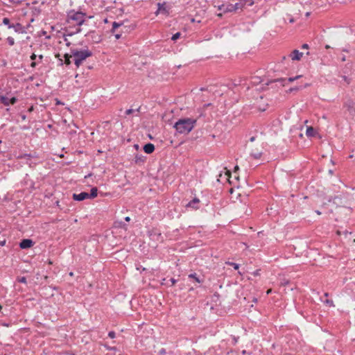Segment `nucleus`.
<instances>
[{
    "label": "nucleus",
    "instance_id": "4",
    "mask_svg": "<svg viewBox=\"0 0 355 355\" xmlns=\"http://www.w3.org/2000/svg\"><path fill=\"white\" fill-rule=\"evenodd\" d=\"M200 200L199 198L195 197L191 200H190L185 205V208L187 209H191L192 211H196L200 209Z\"/></svg>",
    "mask_w": 355,
    "mask_h": 355
},
{
    "label": "nucleus",
    "instance_id": "14",
    "mask_svg": "<svg viewBox=\"0 0 355 355\" xmlns=\"http://www.w3.org/2000/svg\"><path fill=\"white\" fill-rule=\"evenodd\" d=\"M302 53L300 52L297 49H295L291 53L290 57L293 60H300L302 57Z\"/></svg>",
    "mask_w": 355,
    "mask_h": 355
},
{
    "label": "nucleus",
    "instance_id": "17",
    "mask_svg": "<svg viewBox=\"0 0 355 355\" xmlns=\"http://www.w3.org/2000/svg\"><path fill=\"white\" fill-rule=\"evenodd\" d=\"M188 278L191 279H193L194 282H197L198 284H200V283L203 282V279H200V277L198 276L196 272L189 274L188 275Z\"/></svg>",
    "mask_w": 355,
    "mask_h": 355
},
{
    "label": "nucleus",
    "instance_id": "43",
    "mask_svg": "<svg viewBox=\"0 0 355 355\" xmlns=\"http://www.w3.org/2000/svg\"><path fill=\"white\" fill-rule=\"evenodd\" d=\"M124 219L126 222H129L130 220V218L129 216H126Z\"/></svg>",
    "mask_w": 355,
    "mask_h": 355
},
{
    "label": "nucleus",
    "instance_id": "54",
    "mask_svg": "<svg viewBox=\"0 0 355 355\" xmlns=\"http://www.w3.org/2000/svg\"><path fill=\"white\" fill-rule=\"evenodd\" d=\"M4 243H5V241L1 242V245H4Z\"/></svg>",
    "mask_w": 355,
    "mask_h": 355
},
{
    "label": "nucleus",
    "instance_id": "44",
    "mask_svg": "<svg viewBox=\"0 0 355 355\" xmlns=\"http://www.w3.org/2000/svg\"><path fill=\"white\" fill-rule=\"evenodd\" d=\"M345 60H346V57H345V55H343V56L341 58V61L345 62Z\"/></svg>",
    "mask_w": 355,
    "mask_h": 355
},
{
    "label": "nucleus",
    "instance_id": "46",
    "mask_svg": "<svg viewBox=\"0 0 355 355\" xmlns=\"http://www.w3.org/2000/svg\"><path fill=\"white\" fill-rule=\"evenodd\" d=\"M315 213H316L317 214H318V215H320V214H321V212H320V211H318V210H316V211H315Z\"/></svg>",
    "mask_w": 355,
    "mask_h": 355
},
{
    "label": "nucleus",
    "instance_id": "38",
    "mask_svg": "<svg viewBox=\"0 0 355 355\" xmlns=\"http://www.w3.org/2000/svg\"><path fill=\"white\" fill-rule=\"evenodd\" d=\"M134 111H135V110H132V109H128V110H127L125 111V114H126V115L131 114L132 113H133V112H134Z\"/></svg>",
    "mask_w": 355,
    "mask_h": 355
},
{
    "label": "nucleus",
    "instance_id": "34",
    "mask_svg": "<svg viewBox=\"0 0 355 355\" xmlns=\"http://www.w3.org/2000/svg\"><path fill=\"white\" fill-rule=\"evenodd\" d=\"M18 282L23 284H26V277H21L17 279Z\"/></svg>",
    "mask_w": 355,
    "mask_h": 355
},
{
    "label": "nucleus",
    "instance_id": "49",
    "mask_svg": "<svg viewBox=\"0 0 355 355\" xmlns=\"http://www.w3.org/2000/svg\"><path fill=\"white\" fill-rule=\"evenodd\" d=\"M104 22H105V23H107V22H108L107 19H105Z\"/></svg>",
    "mask_w": 355,
    "mask_h": 355
},
{
    "label": "nucleus",
    "instance_id": "15",
    "mask_svg": "<svg viewBox=\"0 0 355 355\" xmlns=\"http://www.w3.org/2000/svg\"><path fill=\"white\" fill-rule=\"evenodd\" d=\"M144 150L146 153L150 154L154 152L155 146L151 143L146 144L144 146Z\"/></svg>",
    "mask_w": 355,
    "mask_h": 355
},
{
    "label": "nucleus",
    "instance_id": "31",
    "mask_svg": "<svg viewBox=\"0 0 355 355\" xmlns=\"http://www.w3.org/2000/svg\"><path fill=\"white\" fill-rule=\"evenodd\" d=\"M181 35V33L180 32H178L176 33H175L174 35H173L172 37H171V40L173 41H176Z\"/></svg>",
    "mask_w": 355,
    "mask_h": 355
},
{
    "label": "nucleus",
    "instance_id": "35",
    "mask_svg": "<svg viewBox=\"0 0 355 355\" xmlns=\"http://www.w3.org/2000/svg\"><path fill=\"white\" fill-rule=\"evenodd\" d=\"M108 336L110 338H114L116 337V334L114 331H111L108 333Z\"/></svg>",
    "mask_w": 355,
    "mask_h": 355
},
{
    "label": "nucleus",
    "instance_id": "41",
    "mask_svg": "<svg viewBox=\"0 0 355 355\" xmlns=\"http://www.w3.org/2000/svg\"><path fill=\"white\" fill-rule=\"evenodd\" d=\"M325 302H326L327 304H330L331 306H333V305H334V304H333V301H332V300H327L325 301Z\"/></svg>",
    "mask_w": 355,
    "mask_h": 355
},
{
    "label": "nucleus",
    "instance_id": "37",
    "mask_svg": "<svg viewBox=\"0 0 355 355\" xmlns=\"http://www.w3.org/2000/svg\"><path fill=\"white\" fill-rule=\"evenodd\" d=\"M37 58H38V59L36 61L37 62V64L42 62V60L44 58V56L42 55H40L37 56Z\"/></svg>",
    "mask_w": 355,
    "mask_h": 355
},
{
    "label": "nucleus",
    "instance_id": "2",
    "mask_svg": "<svg viewBox=\"0 0 355 355\" xmlns=\"http://www.w3.org/2000/svg\"><path fill=\"white\" fill-rule=\"evenodd\" d=\"M71 53L73 57V61L75 65L78 67L87 58L92 55V52L89 49L78 50L76 49H71Z\"/></svg>",
    "mask_w": 355,
    "mask_h": 355
},
{
    "label": "nucleus",
    "instance_id": "20",
    "mask_svg": "<svg viewBox=\"0 0 355 355\" xmlns=\"http://www.w3.org/2000/svg\"><path fill=\"white\" fill-rule=\"evenodd\" d=\"M37 58V55L35 53H33L30 57L31 60L33 61L31 64V67L33 68L36 67V66L37 65V62H36Z\"/></svg>",
    "mask_w": 355,
    "mask_h": 355
},
{
    "label": "nucleus",
    "instance_id": "24",
    "mask_svg": "<svg viewBox=\"0 0 355 355\" xmlns=\"http://www.w3.org/2000/svg\"><path fill=\"white\" fill-rule=\"evenodd\" d=\"M2 23L4 24V25H6L8 26V28H12V24L10 23V19L7 17H4L3 19V21H2Z\"/></svg>",
    "mask_w": 355,
    "mask_h": 355
},
{
    "label": "nucleus",
    "instance_id": "11",
    "mask_svg": "<svg viewBox=\"0 0 355 355\" xmlns=\"http://www.w3.org/2000/svg\"><path fill=\"white\" fill-rule=\"evenodd\" d=\"M232 8L233 6L232 3H223L219 6L218 9L222 11L223 12L226 13L233 12Z\"/></svg>",
    "mask_w": 355,
    "mask_h": 355
},
{
    "label": "nucleus",
    "instance_id": "25",
    "mask_svg": "<svg viewBox=\"0 0 355 355\" xmlns=\"http://www.w3.org/2000/svg\"><path fill=\"white\" fill-rule=\"evenodd\" d=\"M123 32V29H121L120 31H118V30L114 33H113L114 35V37L116 40H119L120 39L121 37H122V33Z\"/></svg>",
    "mask_w": 355,
    "mask_h": 355
},
{
    "label": "nucleus",
    "instance_id": "1",
    "mask_svg": "<svg viewBox=\"0 0 355 355\" xmlns=\"http://www.w3.org/2000/svg\"><path fill=\"white\" fill-rule=\"evenodd\" d=\"M198 118H182L177 121L173 127L180 134L187 135L196 126Z\"/></svg>",
    "mask_w": 355,
    "mask_h": 355
},
{
    "label": "nucleus",
    "instance_id": "36",
    "mask_svg": "<svg viewBox=\"0 0 355 355\" xmlns=\"http://www.w3.org/2000/svg\"><path fill=\"white\" fill-rule=\"evenodd\" d=\"M144 162V159H143L142 157H139V156L137 155V156L135 157V162H136V163H138V162Z\"/></svg>",
    "mask_w": 355,
    "mask_h": 355
},
{
    "label": "nucleus",
    "instance_id": "56",
    "mask_svg": "<svg viewBox=\"0 0 355 355\" xmlns=\"http://www.w3.org/2000/svg\"><path fill=\"white\" fill-rule=\"evenodd\" d=\"M211 104L210 103H208V104H206L205 106H209Z\"/></svg>",
    "mask_w": 355,
    "mask_h": 355
},
{
    "label": "nucleus",
    "instance_id": "29",
    "mask_svg": "<svg viewBox=\"0 0 355 355\" xmlns=\"http://www.w3.org/2000/svg\"><path fill=\"white\" fill-rule=\"evenodd\" d=\"M341 77L347 85H349L351 83V78H349L348 76L343 75L341 76Z\"/></svg>",
    "mask_w": 355,
    "mask_h": 355
},
{
    "label": "nucleus",
    "instance_id": "42",
    "mask_svg": "<svg viewBox=\"0 0 355 355\" xmlns=\"http://www.w3.org/2000/svg\"><path fill=\"white\" fill-rule=\"evenodd\" d=\"M302 49H309V45L307 44H304L302 46Z\"/></svg>",
    "mask_w": 355,
    "mask_h": 355
},
{
    "label": "nucleus",
    "instance_id": "40",
    "mask_svg": "<svg viewBox=\"0 0 355 355\" xmlns=\"http://www.w3.org/2000/svg\"><path fill=\"white\" fill-rule=\"evenodd\" d=\"M125 224H124L123 222H119L118 227L125 228Z\"/></svg>",
    "mask_w": 355,
    "mask_h": 355
},
{
    "label": "nucleus",
    "instance_id": "8",
    "mask_svg": "<svg viewBox=\"0 0 355 355\" xmlns=\"http://www.w3.org/2000/svg\"><path fill=\"white\" fill-rule=\"evenodd\" d=\"M34 245V242L29 239H24L21 241L19 243V247L21 249H28L31 248Z\"/></svg>",
    "mask_w": 355,
    "mask_h": 355
},
{
    "label": "nucleus",
    "instance_id": "10",
    "mask_svg": "<svg viewBox=\"0 0 355 355\" xmlns=\"http://www.w3.org/2000/svg\"><path fill=\"white\" fill-rule=\"evenodd\" d=\"M89 196L87 192H81L78 194L73 193V199L76 201H83L85 199H88Z\"/></svg>",
    "mask_w": 355,
    "mask_h": 355
},
{
    "label": "nucleus",
    "instance_id": "23",
    "mask_svg": "<svg viewBox=\"0 0 355 355\" xmlns=\"http://www.w3.org/2000/svg\"><path fill=\"white\" fill-rule=\"evenodd\" d=\"M64 57L65 64L67 65H69L71 62V58L73 57L72 54L71 55L65 54Z\"/></svg>",
    "mask_w": 355,
    "mask_h": 355
},
{
    "label": "nucleus",
    "instance_id": "33",
    "mask_svg": "<svg viewBox=\"0 0 355 355\" xmlns=\"http://www.w3.org/2000/svg\"><path fill=\"white\" fill-rule=\"evenodd\" d=\"M251 156H252L254 159H259L261 156V153H252Z\"/></svg>",
    "mask_w": 355,
    "mask_h": 355
},
{
    "label": "nucleus",
    "instance_id": "5",
    "mask_svg": "<svg viewBox=\"0 0 355 355\" xmlns=\"http://www.w3.org/2000/svg\"><path fill=\"white\" fill-rule=\"evenodd\" d=\"M148 234L150 239L153 241H159L162 239L160 231L156 228L148 230Z\"/></svg>",
    "mask_w": 355,
    "mask_h": 355
},
{
    "label": "nucleus",
    "instance_id": "50",
    "mask_svg": "<svg viewBox=\"0 0 355 355\" xmlns=\"http://www.w3.org/2000/svg\"><path fill=\"white\" fill-rule=\"evenodd\" d=\"M254 140V137L250 138V141H253Z\"/></svg>",
    "mask_w": 355,
    "mask_h": 355
},
{
    "label": "nucleus",
    "instance_id": "3",
    "mask_svg": "<svg viewBox=\"0 0 355 355\" xmlns=\"http://www.w3.org/2000/svg\"><path fill=\"white\" fill-rule=\"evenodd\" d=\"M85 17L86 13L81 11H75L74 10H69L67 15L68 22L72 21L78 26H80L84 24L85 21Z\"/></svg>",
    "mask_w": 355,
    "mask_h": 355
},
{
    "label": "nucleus",
    "instance_id": "32",
    "mask_svg": "<svg viewBox=\"0 0 355 355\" xmlns=\"http://www.w3.org/2000/svg\"><path fill=\"white\" fill-rule=\"evenodd\" d=\"M168 282L171 283L170 284L168 283H167V285L168 286H173L176 282H177V280L174 278H171Z\"/></svg>",
    "mask_w": 355,
    "mask_h": 355
},
{
    "label": "nucleus",
    "instance_id": "53",
    "mask_svg": "<svg viewBox=\"0 0 355 355\" xmlns=\"http://www.w3.org/2000/svg\"><path fill=\"white\" fill-rule=\"evenodd\" d=\"M328 295H329V294H328L327 293H324V296H325V297H327Z\"/></svg>",
    "mask_w": 355,
    "mask_h": 355
},
{
    "label": "nucleus",
    "instance_id": "16",
    "mask_svg": "<svg viewBox=\"0 0 355 355\" xmlns=\"http://www.w3.org/2000/svg\"><path fill=\"white\" fill-rule=\"evenodd\" d=\"M352 69H353V63L352 62H348L347 63L345 64V65L344 66V67L342 70H343V73L346 74V73H350Z\"/></svg>",
    "mask_w": 355,
    "mask_h": 355
},
{
    "label": "nucleus",
    "instance_id": "28",
    "mask_svg": "<svg viewBox=\"0 0 355 355\" xmlns=\"http://www.w3.org/2000/svg\"><path fill=\"white\" fill-rule=\"evenodd\" d=\"M6 40L10 46H13L15 44V40L13 37H8Z\"/></svg>",
    "mask_w": 355,
    "mask_h": 355
},
{
    "label": "nucleus",
    "instance_id": "13",
    "mask_svg": "<svg viewBox=\"0 0 355 355\" xmlns=\"http://www.w3.org/2000/svg\"><path fill=\"white\" fill-rule=\"evenodd\" d=\"M12 28L17 33H26V28L23 26L20 23L12 24Z\"/></svg>",
    "mask_w": 355,
    "mask_h": 355
},
{
    "label": "nucleus",
    "instance_id": "9",
    "mask_svg": "<svg viewBox=\"0 0 355 355\" xmlns=\"http://www.w3.org/2000/svg\"><path fill=\"white\" fill-rule=\"evenodd\" d=\"M157 10L155 12V15H157L159 13H162L164 15H168V11L167 10V6L166 3H157Z\"/></svg>",
    "mask_w": 355,
    "mask_h": 355
},
{
    "label": "nucleus",
    "instance_id": "18",
    "mask_svg": "<svg viewBox=\"0 0 355 355\" xmlns=\"http://www.w3.org/2000/svg\"><path fill=\"white\" fill-rule=\"evenodd\" d=\"M245 6V2L240 1L236 3L235 4H232V10L233 12L236 11L239 9H242V8Z\"/></svg>",
    "mask_w": 355,
    "mask_h": 355
},
{
    "label": "nucleus",
    "instance_id": "27",
    "mask_svg": "<svg viewBox=\"0 0 355 355\" xmlns=\"http://www.w3.org/2000/svg\"><path fill=\"white\" fill-rule=\"evenodd\" d=\"M31 159L32 158H30V159L26 160V164H28L30 167H33L37 164V162L32 161Z\"/></svg>",
    "mask_w": 355,
    "mask_h": 355
},
{
    "label": "nucleus",
    "instance_id": "51",
    "mask_svg": "<svg viewBox=\"0 0 355 355\" xmlns=\"http://www.w3.org/2000/svg\"><path fill=\"white\" fill-rule=\"evenodd\" d=\"M234 168H235V170H238V169H239V166H236L234 167Z\"/></svg>",
    "mask_w": 355,
    "mask_h": 355
},
{
    "label": "nucleus",
    "instance_id": "48",
    "mask_svg": "<svg viewBox=\"0 0 355 355\" xmlns=\"http://www.w3.org/2000/svg\"><path fill=\"white\" fill-rule=\"evenodd\" d=\"M69 275H70V276H73V272H69Z\"/></svg>",
    "mask_w": 355,
    "mask_h": 355
},
{
    "label": "nucleus",
    "instance_id": "21",
    "mask_svg": "<svg viewBox=\"0 0 355 355\" xmlns=\"http://www.w3.org/2000/svg\"><path fill=\"white\" fill-rule=\"evenodd\" d=\"M306 135L308 137H313L315 135V130L313 127H308L306 131Z\"/></svg>",
    "mask_w": 355,
    "mask_h": 355
},
{
    "label": "nucleus",
    "instance_id": "47",
    "mask_svg": "<svg viewBox=\"0 0 355 355\" xmlns=\"http://www.w3.org/2000/svg\"><path fill=\"white\" fill-rule=\"evenodd\" d=\"M271 291H271V289L268 290V291H267V294L270 293H271Z\"/></svg>",
    "mask_w": 355,
    "mask_h": 355
},
{
    "label": "nucleus",
    "instance_id": "6",
    "mask_svg": "<svg viewBox=\"0 0 355 355\" xmlns=\"http://www.w3.org/2000/svg\"><path fill=\"white\" fill-rule=\"evenodd\" d=\"M17 102V98L15 96L9 98L5 96H0V103L3 104L5 106H8L10 105H14Z\"/></svg>",
    "mask_w": 355,
    "mask_h": 355
},
{
    "label": "nucleus",
    "instance_id": "7",
    "mask_svg": "<svg viewBox=\"0 0 355 355\" xmlns=\"http://www.w3.org/2000/svg\"><path fill=\"white\" fill-rule=\"evenodd\" d=\"M302 76H296L295 77H290L288 78H277L272 80V82H279L282 83V86H285L288 83H292L295 80L300 78Z\"/></svg>",
    "mask_w": 355,
    "mask_h": 355
},
{
    "label": "nucleus",
    "instance_id": "57",
    "mask_svg": "<svg viewBox=\"0 0 355 355\" xmlns=\"http://www.w3.org/2000/svg\"><path fill=\"white\" fill-rule=\"evenodd\" d=\"M329 173H333V171H332L331 170H329Z\"/></svg>",
    "mask_w": 355,
    "mask_h": 355
},
{
    "label": "nucleus",
    "instance_id": "19",
    "mask_svg": "<svg viewBox=\"0 0 355 355\" xmlns=\"http://www.w3.org/2000/svg\"><path fill=\"white\" fill-rule=\"evenodd\" d=\"M98 194V189L97 187H93L90 190V193H88L89 198H94L97 196Z\"/></svg>",
    "mask_w": 355,
    "mask_h": 355
},
{
    "label": "nucleus",
    "instance_id": "12",
    "mask_svg": "<svg viewBox=\"0 0 355 355\" xmlns=\"http://www.w3.org/2000/svg\"><path fill=\"white\" fill-rule=\"evenodd\" d=\"M123 24H124V22L114 21L112 23V28L110 32L112 33H114L118 30V28H120L121 29H125V31H127L126 26H125Z\"/></svg>",
    "mask_w": 355,
    "mask_h": 355
},
{
    "label": "nucleus",
    "instance_id": "55",
    "mask_svg": "<svg viewBox=\"0 0 355 355\" xmlns=\"http://www.w3.org/2000/svg\"><path fill=\"white\" fill-rule=\"evenodd\" d=\"M22 119H26V116L25 115L22 116Z\"/></svg>",
    "mask_w": 355,
    "mask_h": 355
},
{
    "label": "nucleus",
    "instance_id": "26",
    "mask_svg": "<svg viewBox=\"0 0 355 355\" xmlns=\"http://www.w3.org/2000/svg\"><path fill=\"white\" fill-rule=\"evenodd\" d=\"M301 89H302V87H291L288 90L286 91V92L287 93H291V92H297V91H299Z\"/></svg>",
    "mask_w": 355,
    "mask_h": 355
},
{
    "label": "nucleus",
    "instance_id": "39",
    "mask_svg": "<svg viewBox=\"0 0 355 355\" xmlns=\"http://www.w3.org/2000/svg\"><path fill=\"white\" fill-rule=\"evenodd\" d=\"M346 33L347 34H353L354 30L352 28H349L347 30Z\"/></svg>",
    "mask_w": 355,
    "mask_h": 355
},
{
    "label": "nucleus",
    "instance_id": "45",
    "mask_svg": "<svg viewBox=\"0 0 355 355\" xmlns=\"http://www.w3.org/2000/svg\"><path fill=\"white\" fill-rule=\"evenodd\" d=\"M80 31H81V28H78L76 29V33H80Z\"/></svg>",
    "mask_w": 355,
    "mask_h": 355
},
{
    "label": "nucleus",
    "instance_id": "22",
    "mask_svg": "<svg viewBox=\"0 0 355 355\" xmlns=\"http://www.w3.org/2000/svg\"><path fill=\"white\" fill-rule=\"evenodd\" d=\"M21 159H26L27 160L30 159V158H37V155L34 154H24L19 156Z\"/></svg>",
    "mask_w": 355,
    "mask_h": 355
},
{
    "label": "nucleus",
    "instance_id": "30",
    "mask_svg": "<svg viewBox=\"0 0 355 355\" xmlns=\"http://www.w3.org/2000/svg\"><path fill=\"white\" fill-rule=\"evenodd\" d=\"M227 264L232 266L235 270H238L239 268V264L234 263V262H227Z\"/></svg>",
    "mask_w": 355,
    "mask_h": 355
},
{
    "label": "nucleus",
    "instance_id": "52",
    "mask_svg": "<svg viewBox=\"0 0 355 355\" xmlns=\"http://www.w3.org/2000/svg\"><path fill=\"white\" fill-rule=\"evenodd\" d=\"M343 51H345V52H348V51L345 49H343Z\"/></svg>",
    "mask_w": 355,
    "mask_h": 355
}]
</instances>
